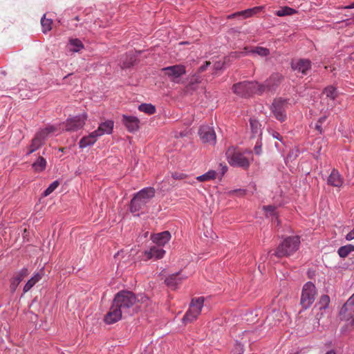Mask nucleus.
I'll return each mask as SVG.
<instances>
[{
    "mask_svg": "<svg viewBox=\"0 0 354 354\" xmlns=\"http://www.w3.org/2000/svg\"><path fill=\"white\" fill-rule=\"evenodd\" d=\"M140 52L133 53L129 52L122 56L120 60V66L122 68H129L138 63V54Z\"/></svg>",
    "mask_w": 354,
    "mask_h": 354,
    "instance_id": "nucleus-14",
    "label": "nucleus"
},
{
    "mask_svg": "<svg viewBox=\"0 0 354 354\" xmlns=\"http://www.w3.org/2000/svg\"><path fill=\"white\" fill-rule=\"evenodd\" d=\"M122 123L127 127L129 131L134 132L139 129V120L135 116H127L124 115Z\"/></svg>",
    "mask_w": 354,
    "mask_h": 354,
    "instance_id": "nucleus-17",
    "label": "nucleus"
},
{
    "mask_svg": "<svg viewBox=\"0 0 354 354\" xmlns=\"http://www.w3.org/2000/svg\"><path fill=\"white\" fill-rule=\"evenodd\" d=\"M226 157L231 166L248 168L250 166L249 160L234 147H229L227 150Z\"/></svg>",
    "mask_w": 354,
    "mask_h": 354,
    "instance_id": "nucleus-5",
    "label": "nucleus"
},
{
    "mask_svg": "<svg viewBox=\"0 0 354 354\" xmlns=\"http://www.w3.org/2000/svg\"><path fill=\"white\" fill-rule=\"evenodd\" d=\"M28 270L26 268H22L18 272L16 275L12 279L10 283V290L12 292H15L18 287L20 282L28 274Z\"/></svg>",
    "mask_w": 354,
    "mask_h": 354,
    "instance_id": "nucleus-22",
    "label": "nucleus"
},
{
    "mask_svg": "<svg viewBox=\"0 0 354 354\" xmlns=\"http://www.w3.org/2000/svg\"><path fill=\"white\" fill-rule=\"evenodd\" d=\"M350 322L348 324V326H352L353 327L354 326V319H350Z\"/></svg>",
    "mask_w": 354,
    "mask_h": 354,
    "instance_id": "nucleus-52",
    "label": "nucleus"
},
{
    "mask_svg": "<svg viewBox=\"0 0 354 354\" xmlns=\"http://www.w3.org/2000/svg\"><path fill=\"white\" fill-rule=\"evenodd\" d=\"M216 172L214 170H209L205 174L196 177V179L200 182H205L213 180L216 178Z\"/></svg>",
    "mask_w": 354,
    "mask_h": 354,
    "instance_id": "nucleus-32",
    "label": "nucleus"
},
{
    "mask_svg": "<svg viewBox=\"0 0 354 354\" xmlns=\"http://www.w3.org/2000/svg\"><path fill=\"white\" fill-rule=\"evenodd\" d=\"M326 354H336V353L334 350H330V351L326 352Z\"/></svg>",
    "mask_w": 354,
    "mask_h": 354,
    "instance_id": "nucleus-53",
    "label": "nucleus"
},
{
    "mask_svg": "<svg viewBox=\"0 0 354 354\" xmlns=\"http://www.w3.org/2000/svg\"><path fill=\"white\" fill-rule=\"evenodd\" d=\"M296 13V10L288 6H285L277 11L276 15L279 17L292 15Z\"/></svg>",
    "mask_w": 354,
    "mask_h": 354,
    "instance_id": "nucleus-34",
    "label": "nucleus"
},
{
    "mask_svg": "<svg viewBox=\"0 0 354 354\" xmlns=\"http://www.w3.org/2000/svg\"><path fill=\"white\" fill-rule=\"evenodd\" d=\"M43 277V273L37 272L34 274L25 284L24 287V292L26 293L29 291L38 281H39Z\"/></svg>",
    "mask_w": 354,
    "mask_h": 354,
    "instance_id": "nucleus-26",
    "label": "nucleus"
},
{
    "mask_svg": "<svg viewBox=\"0 0 354 354\" xmlns=\"http://www.w3.org/2000/svg\"><path fill=\"white\" fill-rule=\"evenodd\" d=\"M300 245V238L298 236H288L276 248L270 250L268 254L275 256L277 258L288 257L298 250Z\"/></svg>",
    "mask_w": 354,
    "mask_h": 354,
    "instance_id": "nucleus-3",
    "label": "nucleus"
},
{
    "mask_svg": "<svg viewBox=\"0 0 354 354\" xmlns=\"http://www.w3.org/2000/svg\"><path fill=\"white\" fill-rule=\"evenodd\" d=\"M55 131V128L53 126L48 127L39 131L38 133L41 134L42 137L46 140L48 135L50 133H53Z\"/></svg>",
    "mask_w": 354,
    "mask_h": 354,
    "instance_id": "nucleus-39",
    "label": "nucleus"
},
{
    "mask_svg": "<svg viewBox=\"0 0 354 354\" xmlns=\"http://www.w3.org/2000/svg\"><path fill=\"white\" fill-rule=\"evenodd\" d=\"M344 8V9H353V8H354V1L351 4L345 6Z\"/></svg>",
    "mask_w": 354,
    "mask_h": 354,
    "instance_id": "nucleus-51",
    "label": "nucleus"
},
{
    "mask_svg": "<svg viewBox=\"0 0 354 354\" xmlns=\"http://www.w3.org/2000/svg\"><path fill=\"white\" fill-rule=\"evenodd\" d=\"M354 251V245L351 244H348L346 245H344L340 247L338 249L337 253L339 256L342 258L346 257L351 252Z\"/></svg>",
    "mask_w": 354,
    "mask_h": 354,
    "instance_id": "nucleus-27",
    "label": "nucleus"
},
{
    "mask_svg": "<svg viewBox=\"0 0 354 354\" xmlns=\"http://www.w3.org/2000/svg\"><path fill=\"white\" fill-rule=\"evenodd\" d=\"M327 119V116L326 115H324L321 118H319V119L318 120V122L319 123H322V124Z\"/></svg>",
    "mask_w": 354,
    "mask_h": 354,
    "instance_id": "nucleus-50",
    "label": "nucleus"
},
{
    "mask_svg": "<svg viewBox=\"0 0 354 354\" xmlns=\"http://www.w3.org/2000/svg\"><path fill=\"white\" fill-rule=\"evenodd\" d=\"M189 82L194 83V85H197L201 82V77L198 76H193Z\"/></svg>",
    "mask_w": 354,
    "mask_h": 354,
    "instance_id": "nucleus-45",
    "label": "nucleus"
},
{
    "mask_svg": "<svg viewBox=\"0 0 354 354\" xmlns=\"http://www.w3.org/2000/svg\"><path fill=\"white\" fill-rule=\"evenodd\" d=\"M168 78L175 83H180V77L186 73L185 66L182 64H176L161 69Z\"/></svg>",
    "mask_w": 354,
    "mask_h": 354,
    "instance_id": "nucleus-9",
    "label": "nucleus"
},
{
    "mask_svg": "<svg viewBox=\"0 0 354 354\" xmlns=\"http://www.w3.org/2000/svg\"><path fill=\"white\" fill-rule=\"evenodd\" d=\"M227 167L226 166H225L223 168V172H222V175H223L225 174V172L227 171Z\"/></svg>",
    "mask_w": 354,
    "mask_h": 354,
    "instance_id": "nucleus-54",
    "label": "nucleus"
},
{
    "mask_svg": "<svg viewBox=\"0 0 354 354\" xmlns=\"http://www.w3.org/2000/svg\"><path fill=\"white\" fill-rule=\"evenodd\" d=\"M198 133L203 142H208L211 145L216 143V133L214 129L209 126H201Z\"/></svg>",
    "mask_w": 354,
    "mask_h": 354,
    "instance_id": "nucleus-12",
    "label": "nucleus"
},
{
    "mask_svg": "<svg viewBox=\"0 0 354 354\" xmlns=\"http://www.w3.org/2000/svg\"><path fill=\"white\" fill-rule=\"evenodd\" d=\"M283 75L279 73H273L270 77L267 79L263 84H260V87L262 88L261 94L265 91H273L279 86L282 80Z\"/></svg>",
    "mask_w": 354,
    "mask_h": 354,
    "instance_id": "nucleus-11",
    "label": "nucleus"
},
{
    "mask_svg": "<svg viewBox=\"0 0 354 354\" xmlns=\"http://www.w3.org/2000/svg\"><path fill=\"white\" fill-rule=\"evenodd\" d=\"M114 122L111 120H106L100 124L97 130L94 131L95 134L100 136L104 134H111L113 131Z\"/></svg>",
    "mask_w": 354,
    "mask_h": 354,
    "instance_id": "nucleus-21",
    "label": "nucleus"
},
{
    "mask_svg": "<svg viewBox=\"0 0 354 354\" xmlns=\"http://www.w3.org/2000/svg\"><path fill=\"white\" fill-rule=\"evenodd\" d=\"M74 19H75V21H80V18H79V17H78V16L75 17L74 18Z\"/></svg>",
    "mask_w": 354,
    "mask_h": 354,
    "instance_id": "nucleus-56",
    "label": "nucleus"
},
{
    "mask_svg": "<svg viewBox=\"0 0 354 354\" xmlns=\"http://www.w3.org/2000/svg\"><path fill=\"white\" fill-rule=\"evenodd\" d=\"M346 239L347 241H351L354 239V228L346 234Z\"/></svg>",
    "mask_w": 354,
    "mask_h": 354,
    "instance_id": "nucleus-46",
    "label": "nucleus"
},
{
    "mask_svg": "<svg viewBox=\"0 0 354 354\" xmlns=\"http://www.w3.org/2000/svg\"><path fill=\"white\" fill-rule=\"evenodd\" d=\"M45 139L39 133H37L33 139L32 140L31 144L29 146V150L26 155L29 156L32 153L38 149H39L44 144Z\"/></svg>",
    "mask_w": 354,
    "mask_h": 354,
    "instance_id": "nucleus-24",
    "label": "nucleus"
},
{
    "mask_svg": "<svg viewBox=\"0 0 354 354\" xmlns=\"http://www.w3.org/2000/svg\"><path fill=\"white\" fill-rule=\"evenodd\" d=\"M52 24H53L52 19H46V15H44V16L41 19L42 32L44 33H46L47 32L50 31L52 28Z\"/></svg>",
    "mask_w": 354,
    "mask_h": 354,
    "instance_id": "nucleus-31",
    "label": "nucleus"
},
{
    "mask_svg": "<svg viewBox=\"0 0 354 354\" xmlns=\"http://www.w3.org/2000/svg\"><path fill=\"white\" fill-rule=\"evenodd\" d=\"M251 52L252 53L258 54L259 55H260L261 57H266L270 54L269 49L264 48V47H261V46L254 48L253 50H252Z\"/></svg>",
    "mask_w": 354,
    "mask_h": 354,
    "instance_id": "nucleus-37",
    "label": "nucleus"
},
{
    "mask_svg": "<svg viewBox=\"0 0 354 354\" xmlns=\"http://www.w3.org/2000/svg\"><path fill=\"white\" fill-rule=\"evenodd\" d=\"M288 100L279 97L274 99L271 106L272 112L277 120L281 122L286 119V110L288 107Z\"/></svg>",
    "mask_w": 354,
    "mask_h": 354,
    "instance_id": "nucleus-8",
    "label": "nucleus"
},
{
    "mask_svg": "<svg viewBox=\"0 0 354 354\" xmlns=\"http://www.w3.org/2000/svg\"><path fill=\"white\" fill-rule=\"evenodd\" d=\"M223 64H221L220 62H217L214 64V68L216 70H221L223 68Z\"/></svg>",
    "mask_w": 354,
    "mask_h": 354,
    "instance_id": "nucleus-48",
    "label": "nucleus"
},
{
    "mask_svg": "<svg viewBox=\"0 0 354 354\" xmlns=\"http://www.w3.org/2000/svg\"><path fill=\"white\" fill-rule=\"evenodd\" d=\"M210 64L211 62L209 61L205 62V63L199 67L198 71L201 73L205 71L207 69V68L210 65Z\"/></svg>",
    "mask_w": 354,
    "mask_h": 354,
    "instance_id": "nucleus-44",
    "label": "nucleus"
},
{
    "mask_svg": "<svg viewBox=\"0 0 354 354\" xmlns=\"http://www.w3.org/2000/svg\"><path fill=\"white\" fill-rule=\"evenodd\" d=\"M254 153L257 154V155H260L261 153V142H257L254 148Z\"/></svg>",
    "mask_w": 354,
    "mask_h": 354,
    "instance_id": "nucleus-43",
    "label": "nucleus"
},
{
    "mask_svg": "<svg viewBox=\"0 0 354 354\" xmlns=\"http://www.w3.org/2000/svg\"><path fill=\"white\" fill-rule=\"evenodd\" d=\"M263 209L266 212V215L269 214L270 216H276V207L273 205L263 206Z\"/></svg>",
    "mask_w": 354,
    "mask_h": 354,
    "instance_id": "nucleus-40",
    "label": "nucleus"
},
{
    "mask_svg": "<svg viewBox=\"0 0 354 354\" xmlns=\"http://www.w3.org/2000/svg\"><path fill=\"white\" fill-rule=\"evenodd\" d=\"M344 180L339 171L333 169L329 175L327 183L333 187H340L343 184Z\"/></svg>",
    "mask_w": 354,
    "mask_h": 354,
    "instance_id": "nucleus-23",
    "label": "nucleus"
},
{
    "mask_svg": "<svg viewBox=\"0 0 354 354\" xmlns=\"http://www.w3.org/2000/svg\"><path fill=\"white\" fill-rule=\"evenodd\" d=\"M330 303V297L327 295H323L319 301V304L320 305L319 309H326Z\"/></svg>",
    "mask_w": 354,
    "mask_h": 354,
    "instance_id": "nucleus-36",
    "label": "nucleus"
},
{
    "mask_svg": "<svg viewBox=\"0 0 354 354\" xmlns=\"http://www.w3.org/2000/svg\"><path fill=\"white\" fill-rule=\"evenodd\" d=\"M295 354H298V353H295Z\"/></svg>",
    "mask_w": 354,
    "mask_h": 354,
    "instance_id": "nucleus-57",
    "label": "nucleus"
},
{
    "mask_svg": "<svg viewBox=\"0 0 354 354\" xmlns=\"http://www.w3.org/2000/svg\"><path fill=\"white\" fill-rule=\"evenodd\" d=\"M70 50L73 52H79L84 48V45L79 39H71L69 41Z\"/></svg>",
    "mask_w": 354,
    "mask_h": 354,
    "instance_id": "nucleus-30",
    "label": "nucleus"
},
{
    "mask_svg": "<svg viewBox=\"0 0 354 354\" xmlns=\"http://www.w3.org/2000/svg\"><path fill=\"white\" fill-rule=\"evenodd\" d=\"M87 119V115L83 113L68 118L64 123L66 131H77L83 128Z\"/></svg>",
    "mask_w": 354,
    "mask_h": 354,
    "instance_id": "nucleus-10",
    "label": "nucleus"
},
{
    "mask_svg": "<svg viewBox=\"0 0 354 354\" xmlns=\"http://www.w3.org/2000/svg\"><path fill=\"white\" fill-rule=\"evenodd\" d=\"M187 277L182 276L180 272H176L169 275L165 280V283L167 287L171 290H176L178 286L180 284L183 279Z\"/></svg>",
    "mask_w": 354,
    "mask_h": 354,
    "instance_id": "nucleus-15",
    "label": "nucleus"
},
{
    "mask_svg": "<svg viewBox=\"0 0 354 354\" xmlns=\"http://www.w3.org/2000/svg\"><path fill=\"white\" fill-rule=\"evenodd\" d=\"M315 129L319 131L320 133L322 131V123H319L318 122L315 124Z\"/></svg>",
    "mask_w": 354,
    "mask_h": 354,
    "instance_id": "nucleus-49",
    "label": "nucleus"
},
{
    "mask_svg": "<svg viewBox=\"0 0 354 354\" xmlns=\"http://www.w3.org/2000/svg\"><path fill=\"white\" fill-rule=\"evenodd\" d=\"M99 136L95 133V131L91 133L88 136L83 137L79 142L80 148H85L86 147L93 145L97 140Z\"/></svg>",
    "mask_w": 354,
    "mask_h": 354,
    "instance_id": "nucleus-25",
    "label": "nucleus"
},
{
    "mask_svg": "<svg viewBox=\"0 0 354 354\" xmlns=\"http://www.w3.org/2000/svg\"><path fill=\"white\" fill-rule=\"evenodd\" d=\"M272 136H273L274 138H276V139H277V140H280V141H281V140H283V137L280 135V133H278V132H277V131H274V132L272 133Z\"/></svg>",
    "mask_w": 354,
    "mask_h": 354,
    "instance_id": "nucleus-47",
    "label": "nucleus"
},
{
    "mask_svg": "<svg viewBox=\"0 0 354 354\" xmlns=\"http://www.w3.org/2000/svg\"><path fill=\"white\" fill-rule=\"evenodd\" d=\"M156 190L152 187L142 189L135 194L129 204V211L131 213L145 212L147 209V204L154 198Z\"/></svg>",
    "mask_w": 354,
    "mask_h": 354,
    "instance_id": "nucleus-2",
    "label": "nucleus"
},
{
    "mask_svg": "<svg viewBox=\"0 0 354 354\" xmlns=\"http://www.w3.org/2000/svg\"><path fill=\"white\" fill-rule=\"evenodd\" d=\"M59 185L58 180L53 181L50 185L46 188V189L44 192L43 196H47L50 194Z\"/></svg>",
    "mask_w": 354,
    "mask_h": 354,
    "instance_id": "nucleus-38",
    "label": "nucleus"
},
{
    "mask_svg": "<svg viewBox=\"0 0 354 354\" xmlns=\"http://www.w3.org/2000/svg\"><path fill=\"white\" fill-rule=\"evenodd\" d=\"M323 93L333 100H335L338 96L337 88L332 85L326 87L323 91Z\"/></svg>",
    "mask_w": 354,
    "mask_h": 354,
    "instance_id": "nucleus-28",
    "label": "nucleus"
},
{
    "mask_svg": "<svg viewBox=\"0 0 354 354\" xmlns=\"http://www.w3.org/2000/svg\"><path fill=\"white\" fill-rule=\"evenodd\" d=\"M197 88V85H194L192 82H189L185 87V93L192 94Z\"/></svg>",
    "mask_w": 354,
    "mask_h": 354,
    "instance_id": "nucleus-41",
    "label": "nucleus"
},
{
    "mask_svg": "<svg viewBox=\"0 0 354 354\" xmlns=\"http://www.w3.org/2000/svg\"><path fill=\"white\" fill-rule=\"evenodd\" d=\"M171 176L175 180H183L186 178V174L181 172H174L172 173Z\"/></svg>",
    "mask_w": 354,
    "mask_h": 354,
    "instance_id": "nucleus-42",
    "label": "nucleus"
},
{
    "mask_svg": "<svg viewBox=\"0 0 354 354\" xmlns=\"http://www.w3.org/2000/svg\"><path fill=\"white\" fill-rule=\"evenodd\" d=\"M349 300H351L352 302L354 303V294L348 299Z\"/></svg>",
    "mask_w": 354,
    "mask_h": 354,
    "instance_id": "nucleus-55",
    "label": "nucleus"
},
{
    "mask_svg": "<svg viewBox=\"0 0 354 354\" xmlns=\"http://www.w3.org/2000/svg\"><path fill=\"white\" fill-rule=\"evenodd\" d=\"M263 8V6H257L254 7L252 8H249L243 11L234 12L233 14H231L227 16V19H234L237 17H243V18H248L250 17H252L257 13L259 12Z\"/></svg>",
    "mask_w": 354,
    "mask_h": 354,
    "instance_id": "nucleus-18",
    "label": "nucleus"
},
{
    "mask_svg": "<svg viewBox=\"0 0 354 354\" xmlns=\"http://www.w3.org/2000/svg\"><path fill=\"white\" fill-rule=\"evenodd\" d=\"M139 111L151 115L156 112V107L151 104H142L138 107Z\"/></svg>",
    "mask_w": 354,
    "mask_h": 354,
    "instance_id": "nucleus-33",
    "label": "nucleus"
},
{
    "mask_svg": "<svg viewBox=\"0 0 354 354\" xmlns=\"http://www.w3.org/2000/svg\"><path fill=\"white\" fill-rule=\"evenodd\" d=\"M203 303L204 298L203 297L193 299L190 304L189 310L187 311L182 319L183 323H191L196 320L198 316L201 314Z\"/></svg>",
    "mask_w": 354,
    "mask_h": 354,
    "instance_id": "nucleus-6",
    "label": "nucleus"
},
{
    "mask_svg": "<svg viewBox=\"0 0 354 354\" xmlns=\"http://www.w3.org/2000/svg\"><path fill=\"white\" fill-rule=\"evenodd\" d=\"M316 294L315 286L312 282H307L303 286L300 304L304 310H306L315 301V296Z\"/></svg>",
    "mask_w": 354,
    "mask_h": 354,
    "instance_id": "nucleus-7",
    "label": "nucleus"
},
{
    "mask_svg": "<svg viewBox=\"0 0 354 354\" xmlns=\"http://www.w3.org/2000/svg\"><path fill=\"white\" fill-rule=\"evenodd\" d=\"M171 239V234L169 231H164L162 232L153 234L151 236V239L157 246H164Z\"/></svg>",
    "mask_w": 354,
    "mask_h": 354,
    "instance_id": "nucleus-19",
    "label": "nucleus"
},
{
    "mask_svg": "<svg viewBox=\"0 0 354 354\" xmlns=\"http://www.w3.org/2000/svg\"><path fill=\"white\" fill-rule=\"evenodd\" d=\"M339 316L341 320L344 321H349L354 317V303L351 300L348 299L344 304L339 311Z\"/></svg>",
    "mask_w": 354,
    "mask_h": 354,
    "instance_id": "nucleus-13",
    "label": "nucleus"
},
{
    "mask_svg": "<svg viewBox=\"0 0 354 354\" xmlns=\"http://www.w3.org/2000/svg\"><path fill=\"white\" fill-rule=\"evenodd\" d=\"M291 67L294 71H297L304 75H306L308 71L311 68V62L309 59H300L295 62H292Z\"/></svg>",
    "mask_w": 354,
    "mask_h": 354,
    "instance_id": "nucleus-16",
    "label": "nucleus"
},
{
    "mask_svg": "<svg viewBox=\"0 0 354 354\" xmlns=\"http://www.w3.org/2000/svg\"><path fill=\"white\" fill-rule=\"evenodd\" d=\"M261 88L259 82L249 81L236 83L232 87L234 93L245 98L250 97L254 94L262 95Z\"/></svg>",
    "mask_w": 354,
    "mask_h": 354,
    "instance_id": "nucleus-4",
    "label": "nucleus"
},
{
    "mask_svg": "<svg viewBox=\"0 0 354 354\" xmlns=\"http://www.w3.org/2000/svg\"><path fill=\"white\" fill-rule=\"evenodd\" d=\"M140 301L138 296L129 290H121L114 297L109 311L104 317V322L107 324H112L118 322L122 317L133 315L139 308L137 304Z\"/></svg>",
    "mask_w": 354,
    "mask_h": 354,
    "instance_id": "nucleus-1",
    "label": "nucleus"
},
{
    "mask_svg": "<svg viewBox=\"0 0 354 354\" xmlns=\"http://www.w3.org/2000/svg\"><path fill=\"white\" fill-rule=\"evenodd\" d=\"M165 251L159 246L154 245L150 248L149 250L145 252L147 259H160L163 257Z\"/></svg>",
    "mask_w": 354,
    "mask_h": 354,
    "instance_id": "nucleus-20",
    "label": "nucleus"
},
{
    "mask_svg": "<svg viewBox=\"0 0 354 354\" xmlns=\"http://www.w3.org/2000/svg\"><path fill=\"white\" fill-rule=\"evenodd\" d=\"M32 166L36 171H42L46 169V161L43 157L39 156Z\"/></svg>",
    "mask_w": 354,
    "mask_h": 354,
    "instance_id": "nucleus-29",
    "label": "nucleus"
},
{
    "mask_svg": "<svg viewBox=\"0 0 354 354\" xmlns=\"http://www.w3.org/2000/svg\"><path fill=\"white\" fill-rule=\"evenodd\" d=\"M250 125L253 136H255L256 134L259 133V132L261 130V124L259 123L258 120L255 119H250Z\"/></svg>",
    "mask_w": 354,
    "mask_h": 354,
    "instance_id": "nucleus-35",
    "label": "nucleus"
}]
</instances>
